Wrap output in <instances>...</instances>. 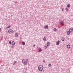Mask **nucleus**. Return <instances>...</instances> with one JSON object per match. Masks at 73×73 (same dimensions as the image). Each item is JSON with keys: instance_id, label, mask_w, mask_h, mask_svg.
<instances>
[{"instance_id": "31", "label": "nucleus", "mask_w": 73, "mask_h": 73, "mask_svg": "<svg viewBox=\"0 0 73 73\" xmlns=\"http://www.w3.org/2000/svg\"><path fill=\"white\" fill-rule=\"evenodd\" d=\"M35 46V44H34V45H33L34 47Z\"/></svg>"}, {"instance_id": "5", "label": "nucleus", "mask_w": 73, "mask_h": 73, "mask_svg": "<svg viewBox=\"0 0 73 73\" xmlns=\"http://www.w3.org/2000/svg\"><path fill=\"white\" fill-rule=\"evenodd\" d=\"M23 64H24V65L26 66L27 64V63L26 61H25Z\"/></svg>"}, {"instance_id": "28", "label": "nucleus", "mask_w": 73, "mask_h": 73, "mask_svg": "<svg viewBox=\"0 0 73 73\" xmlns=\"http://www.w3.org/2000/svg\"><path fill=\"white\" fill-rule=\"evenodd\" d=\"M62 11H64V8H62Z\"/></svg>"}, {"instance_id": "22", "label": "nucleus", "mask_w": 73, "mask_h": 73, "mask_svg": "<svg viewBox=\"0 0 73 73\" xmlns=\"http://www.w3.org/2000/svg\"><path fill=\"white\" fill-rule=\"evenodd\" d=\"M29 59L28 58H27L26 59V61L27 62L28 60Z\"/></svg>"}, {"instance_id": "30", "label": "nucleus", "mask_w": 73, "mask_h": 73, "mask_svg": "<svg viewBox=\"0 0 73 73\" xmlns=\"http://www.w3.org/2000/svg\"><path fill=\"white\" fill-rule=\"evenodd\" d=\"M25 70H27V68H25Z\"/></svg>"}, {"instance_id": "2", "label": "nucleus", "mask_w": 73, "mask_h": 73, "mask_svg": "<svg viewBox=\"0 0 73 73\" xmlns=\"http://www.w3.org/2000/svg\"><path fill=\"white\" fill-rule=\"evenodd\" d=\"M60 24H61V25L62 26H64V22L63 21H60L59 22Z\"/></svg>"}, {"instance_id": "3", "label": "nucleus", "mask_w": 73, "mask_h": 73, "mask_svg": "<svg viewBox=\"0 0 73 73\" xmlns=\"http://www.w3.org/2000/svg\"><path fill=\"white\" fill-rule=\"evenodd\" d=\"M8 33H13V31L12 29H10L8 30Z\"/></svg>"}, {"instance_id": "17", "label": "nucleus", "mask_w": 73, "mask_h": 73, "mask_svg": "<svg viewBox=\"0 0 73 73\" xmlns=\"http://www.w3.org/2000/svg\"><path fill=\"white\" fill-rule=\"evenodd\" d=\"M11 27V25H9V26H8L6 28V29H9V28H10V27Z\"/></svg>"}, {"instance_id": "7", "label": "nucleus", "mask_w": 73, "mask_h": 73, "mask_svg": "<svg viewBox=\"0 0 73 73\" xmlns=\"http://www.w3.org/2000/svg\"><path fill=\"white\" fill-rule=\"evenodd\" d=\"M48 27V25H45L44 27V28L45 29H46V28H47Z\"/></svg>"}, {"instance_id": "14", "label": "nucleus", "mask_w": 73, "mask_h": 73, "mask_svg": "<svg viewBox=\"0 0 73 73\" xmlns=\"http://www.w3.org/2000/svg\"><path fill=\"white\" fill-rule=\"evenodd\" d=\"M67 48L69 49L70 48V45L69 44H68L67 46Z\"/></svg>"}, {"instance_id": "9", "label": "nucleus", "mask_w": 73, "mask_h": 73, "mask_svg": "<svg viewBox=\"0 0 73 73\" xmlns=\"http://www.w3.org/2000/svg\"><path fill=\"white\" fill-rule=\"evenodd\" d=\"M46 36H44L43 39V40H44V41H46Z\"/></svg>"}, {"instance_id": "10", "label": "nucleus", "mask_w": 73, "mask_h": 73, "mask_svg": "<svg viewBox=\"0 0 73 73\" xmlns=\"http://www.w3.org/2000/svg\"><path fill=\"white\" fill-rule=\"evenodd\" d=\"M70 31H70V30H69V31H68L67 32V34L68 35H69L70 33Z\"/></svg>"}, {"instance_id": "21", "label": "nucleus", "mask_w": 73, "mask_h": 73, "mask_svg": "<svg viewBox=\"0 0 73 73\" xmlns=\"http://www.w3.org/2000/svg\"><path fill=\"white\" fill-rule=\"evenodd\" d=\"M9 44H11V41H10L9 42Z\"/></svg>"}, {"instance_id": "33", "label": "nucleus", "mask_w": 73, "mask_h": 73, "mask_svg": "<svg viewBox=\"0 0 73 73\" xmlns=\"http://www.w3.org/2000/svg\"><path fill=\"white\" fill-rule=\"evenodd\" d=\"M15 64H14V63L13 64V65H14Z\"/></svg>"}, {"instance_id": "34", "label": "nucleus", "mask_w": 73, "mask_h": 73, "mask_svg": "<svg viewBox=\"0 0 73 73\" xmlns=\"http://www.w3.org/2000/svg\"><path fill=\"white\" fill-rule=\"evenodd\" d=\"M0 30H1V29L0 28Z\"/></svg>"}, {"instance_id": "19", "label": "nucleus", "mask_w": 73, "mask_h": 73, "mask_svg": "<svg viewBox=\"0 0 73 73\" xmlns=\"http://www.w3.org/2000/svg\"><path fill=\"white\" fill-rule=\"evenodd\" d=\"M22 44L23 45H25V43L24 42H22Z\"/></svg>"}, {"instance_id": "26", "label": "nucleus", "mask_w": 73, "mask_h": 73, "mask_svg": "<svg viewBox=\"0 0 73 73\" xmlns=\"http://www.w3.org/2000/svg\"><path fill=\"white\" fill-rule=\"evenodd\" d=\"M16 63V61H14V64H15Z\"/></svg>"}, {"instance_id": "27", "label": "nucleus", "mask_w": 73, "mask_h": 73, "mask_svg": "<svg viewBox=\"0 0 73 73\" xmlns=\"http://www.w3.org/2000/svg\"><path fill=\"white\" fill-rule=\"evenodd\" d=\"M43 62H44V63L45 62V60H43Z\"/></svg>"}, {"instance_id": "29", "label": "nucleus", "mask_w": 73, "mask_h": 73, "mask_svg": "<svg viewBox=\"0 0 73 73\" xmlns=\"http://www.w3.org/2000/svg\"><path fill=\"white\" fill-rule=\"evenodd\" d=\"M22 63H24V62H23V60H22Z\"/></svg>"}, {"instance_id": "24", "label": "nucleus", "mask_w": 73, "mask_h": 73, "mask_svg": "<svg viewBox=\"0 0 73 73\" xmlns=\"http://www.w3.org/2000/svg\"><path fill=\"white\" fill-rule=\"evenodd\" d=\"M44 47L46 48H47L48 47L47 46H44Z\"/></svg>"}, {"instance_id": "4", "label": "nucleus", "mask_w": 73, "mask_h": 73, "mask_svg": "<svg viewBox=\"0 0 73 73\" xmlns=\"http://www.w3.org/2000/svg\"><path fill=\"white\" fill-rule=\"evenodd\" d=\"M59 44H60V41L58 40L56 42V45H59Z\"/></svg>"}, {"instance_id": "13", "label": "nucleus", "mask_w": 73, "mask_h": 73, "mask_svg": "<svg viewBox=\"0 0 73 73\" xmlns=\"http://www.w3.org/2000/svg\"><path fill=\"white\" fill-rule=\"evenodd\" d=\"M70 4H68L67 5V7L68 8H70Z\"/></svg>"}, {"instance_id": "25", "label": "nucleus", "mask_w": 73, "mask_h": 73, "mask_svg": "<svg viewBox=\"0 0 73 73\" xmlns=\"http://www.w3.org/2000/svg\"><path fill=\"white\" fill-rule=\"evenodd\" d=\"M3 39V37H2L1 38V40H2V39Z\"/></svg>"}, {"instance_id": "16", "label": "nucleus", "mask_w": 73, "mask_h": 73, "mask_svg": "<svg viewBox=\"0 0 73 73\" xmlns=\"http://www.w3.org/2000/svg\"><path fill=\"white\" fill-rule=\"evenodd\" d=\"M54 32H56V31H57V29L56 28H54Z\"/></svg>"}, {"instance_id": "12", "label": "nucleus", "mask_w": 73, "mask_h": 73, "mask_svg": "<svg viewBox=\"0 0 73 73\" xmlns=\"http://www.w3.org/2000/svg\"><path fill=\"white\" fill-rule=\"evenodd\" d=\"M46 45H47V46H49V45H50V42H47V43L46 44Z\"/></svg>"}, {"instance_id": "35", "label": "nucleus", "mask_w": 73, "mask_h": 73, "mask_svg": "<svg viewBox=\"0 0 73 73\" xmlns=\"http://www.w3.org/2000/svg\"><path fill=\"white\" fill-rule=\"evenodd\" d=\"M1 30H0V32H1Z\"/></svg>"}, {"instance_id": "23", "label": "nucleus", "mask_w": 73, "mask_h": 73, "mask_svg": "<svg viewBox=\"0 0 73 73\" xmlns=\"http://www.w3.org/2000/svg\"><path fill=\"white\" fill-rule=\"evenodd\" d=\"M68 9L67 8H66V11H68Z\"/></svg>"}, {"instance_id": "15", "label": "nucleus", "mask_w": 73, "mask_h": 73, "mask_svg": "<svg viewBox=\"0 0 73 73\" xmlns=\"http://www.w3.org/2000/svg\"><path fill=\"white\" fill-rule=\"evenodd\" d=\"M18 36V33H16L15 34V36L16 37H17Z\"/></svg>"}, {"instance_id": "1", "label": "nucleus", "mask_w": 73, "mask_h": 73, "mask_svg": "<svg viewBox=\"0 0 73 73\" xmlns=\"http://www.w3.org/2000/svg\"><path fill=\"white\" fill-rule=\"evenodd\" d=\"M43 68V65H40L38 66V70L40 71H41L42 70Z\"/></svg>"}, {"instance_id": "36", "label": "nucleus", "mask_w": 73, "mask_h": 73, "mask_svg": "<svg viewBox=\"0 0 73 73\" xmlns=\"http://www.w3.org/2000/svg\"><path fill=\"white\" fill-rule=\"evenodd\" d=\"M23 60H24V59H23Z\"/></svg>"}, {"instance_id": "6", "label": "nucleus", "mask_w": 73, "mask_h": 73, "mask_svg": "<svg viewBox=\"0 0 73 73\" xmlns=\"http://www.w3.org/2000/svg\"><path fill=\"white\" fill-rule=\"evenodd\" d=\"M42 50L41 48H39V49L38 50V52H40L42 51Z\"/></svg>"}, {"instance_id": "11", "label": "nucleus", "mask_w": 73, "mask_h": 73, "mask_svg": "<svg viewBox=\"0 0 73 73\" xmlns=\"http://www.w3.org/2000/svg\"><path fill=\"white\" fill-rule=\"evenodd\" d=\"M12 44L14 46L15 45V42L14 41H13L12 42Z\"/></svg>"}, {"instance_id": "20", "label": "nucleus", "mask_w": 73, "mask_h": 73, "mask_svg": "<svg viewBox=\"0 0 73 73\" xmlns=\"http://www.w3.org/2000/svg\"><path fill=\"white\" fill-rule=\"evenodd\" d=\"M48 66L49 67L51 66V64H49L48 65Z\"/></svg>"}, {"instance_id": "18", "label": "nucleus", "mask_w": 73, "mask_h": 73, "mask_svg": "<svg viewBox=\"0 0 73 73\" xmlns=\"http://www.w3.org/2000/svg\"><path fill=\"white\" fill-rule=\"evenodd\" d=\"M64 38H62V41H64Z\"/></svg>"}, {"instance_id": "8", "label": "nucleus", "mask_w": 73, "mask_h": 73, "mask_svg": "<svg viewBox=\"0 0 73 73\" xmlns=\"http://www.w3.org/2000/svg\"><path fill=\"white\" fill-rule=\"evenodd\" d=\"M70 31V33H71L73 31V28H72V29H69Z\"/></svg>"}, {"instance_id": "32", "label": "nucleus", "mask_w": 73, "mask_h": 73, "mask_svg": "<svg viewBox=\"0 0 73 73\" xmlns=\"http://www.w3.org/2000/svg\"><path fill=\"white\" fill-rule=\"evenodd\" d=\"M13 46H12V48H13Z\"/></svg>"}]
</instances>
